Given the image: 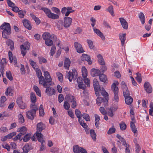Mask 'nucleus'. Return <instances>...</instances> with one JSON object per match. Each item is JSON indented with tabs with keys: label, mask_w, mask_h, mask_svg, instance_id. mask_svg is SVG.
<instances>
[{
	"label": "nucleus",
	"mask_w": 153,
	"mask_h": 153,
	"mask_svg": "<svg viewBox=\"0 0 153 153\" xmlns=\"http://www.w3.org/2000/svg\"><path fill=\"white\" fill-rule=\"evenodd\" d=\"M30 15L32 19L35 21L37 24L38 25L40 23V21L38 17H36L33 14L30 13Z\"/></svg>",
	"instance_id": "35"
},
{
	"label": "nucleus",
	"mask_w": 153,
	"mask_h": 153,
	"mask_svg": "<svg viewBox=\"0 0 153 153\" xmlns=\"http://www.w3.org/2000/svg\"><path fill=\"white\" fill-rule=\"evenodd\" d=\"M126 33H120L119 34V39L121 41L122 45L123 46L125 44L126 40Z\"/></svg>",
	"instance_id": "21"
},
{
	"label": "nucleus",
	"mask_w": 153,
	"mask_h": 153,
	"mask_svg": "<svg viewBox=\"0 0 153 153\" xmlns=\"http://www.w3.org/2000/svg\"><path fill=\"white\" fill-rule=\"evenodd\" d=\"M93 30L94 32L98 36H100L102 40L105 39V38L103 34L98 29L95 27L93 28Z\"/></svg>",
	"instance_id": "19"
},
{
	"label": "nucleus",
	"mask_w": 153,
	"mask_h": 153,
	"mask_svg": "<svg viewBox=\"0 0 153 153\" xmlns=\"http://www.w3.org/2000/svg\"><path fill=\"white\" fill-rule=\"evenodd\" d=\"M66 99L67 101L69 102H72L74 100V97L70 94H68L66 95Z\"/></svg>",
	"instance_id": "38"
},
{
	"label": "nucleus",
	"mask_w": 153,
	"mask_h": 153,
	"mask_svg": "<svg viewBox=\"0 0 153 153\" xmlns=\"http://www.w3.org/2000/svg\"><path fill=\"white\" fill-rule=\"evenodd\" d=\"M103 98L101 97H98L96 100L97 103L98 105L100 106L101 104L102 103L103 101Z\"/></svg>",
	"instance_id": "54"
},
{
	"label": "nucleus",
	"mask_w": 153,
	"mask_h": 153,
	"mask_svg": "<svg viewBox=\"0 0 153 153\" xmlns=\"http://www.w3.org/2000/svg\"><path fill=\"white\" fill-rule=\"evenodd\" d=\"M56 27L58 30H61L63 28L64 25L63 22L61 20L59 21L56 23Z\"/></svg>",
	"instance_id": "25"
},
{
	"label": "nucleus",
	"mask_w": 153,
	"mask_h": 153,
	"mask_svg": "<svg viewBox=\"0 0 153 153\" xmlns=\"http://www.w3.org/2000/svg\"><path fill=\"white\" fill-rule=\"evenodd\" d=\"M12 89L10 87H9L7 88L6 91H5V94L7 96L10 94L12 92Z\"/></svg>",
	"instance_id": "64"
},
{
	"label": "nucleus",
	"mask_w": 153,
	"mask_h": 153,
	"mask_svg": "<svg viewBox=\"0 0 153 153\" xmlns=\"http://www.w3.org/2000/svg\"><path fill=\"white\" fill-rule=\"evenodd\" d=\"M43 39L45 41L50 38L51 35L48 32H45L42 35Z\"/></svg>",
	"instance_id": "39"
},
{
	"label": "nucleus",
	"mask_w": 153,
	"mask_h": 153,
	"mask_svg": "<svg viewBox=\"0 0 153 153\" xmlns=\"http://www.w3.org/2000/svg\"><path fill=\"white\" fill-rule=\"evenodd\" d=\"M120 129L122 131L125 130L126 128V125L124 123H122L120 124Z\"/></svg>",
	"instance_id": "61"
},
{
	"label": "nucleus",
	"mask_w": 153,
	"mask_h": 153,
	"mask_svg": "<svg viewBox=\"0 0 153 153\" xmlns=\"http://www.w3.org/2000/svg\"><path fill=\"white\" fill-rule=\"evenodd\" d=\"M119 83L118 81H115L111 85V90L113 91L114 94V100L116 102H118L119 101L118 96L119 89L118 87Z\"/></svg>",
	"instance_id": "4"
},
{
	"label": "nucleus",
	"mask_w": 153,
	"mask_h": 153,
	"mask_svg": "<svg viewBox=\"0 0 153 153\" xmlns=\"http://www.w3.org/2000/svg\"><path fill=\"white\" fill-rule=\"evenodd\" d=\"M30 100L32 102L31 105L33 104L35 105H37L35 104V103L36 101V98L35 94L33 92H31L30 93Z\"/></svg>",
	"instance_id": "22"
},
{
	"label": "nucleus",
	"mask_w": 153,
	"mask_h": 153,
	"mask_svg": "<svg viewBox=\"0 0 153 153\" xmlns=\"http://www.w3.org/2000/svg\"><path fill=\"white\" fill-rule=\"evenodd\" d=\"M42 10L44 11L48 17L51 12L50 9L46 7H42Z\"/></svg>",
	"instance_id": "47"
},
{
	"label": "nucleus",
	"mask_w": 153,
	"mask_h": 153,
	"mask_svg": "<svg viewBox=\"0 0 153 153\" xmlns=\"http://www.w3.org/2000/svg\"><path fill=\"white\" fill-rule=\"evenodd\" d=\"M19 130L20 132L19 133H21V135H25L26 133L27 129L26 127L22 126L19 128Z\"/></svg>",
	"instance_id": "27"
},
{
	"label": "nucleus",
	"mask_w": 153,
	"mask_h": 153,
	"mask_svg": "<svg viewBox=\"0 0 153 153\" xmlns=\"http://www.w3.org/2000/svg\"><path fill=\"white\" fill-rule=\"evenodd\" d=\"M138 17L143 25L144 24L145 22V15L142 12H140L138 14Z\"/></svg>",
	"instance_id": "23"
},
{
	"label": "nucleus",
	"mask_w": 153,
	"mask_h": 153,
	"mask_svg": "<svg viewBox=\"0 0 153 153\" xmlns=\"http://www.w3.org/2000/svg\"><path fill=\"white\" fill-rule=\"evenodd\" d=\"M29 62L30 65L32 66L33 68L35 69L37 68V66L36 63L33 61L32 59H30Z\"/></svg>",
	"instance_id": "52"
},
{
	"label": "nucleus",
	"mask_w": 153,
	"mask_h": 153,
	"mask_svg": "<svg viewBox=\"0 0 153 153\" xmlns=\"http://www.w3.org/2000/svg\"><path fill=\"white\" fill-rule=\"evenodd\" d=\"M30 46V43L28 42H26L24 43V45H20V48L21 54L23 56L26 54V50H29Z\"/></svg>",
	"instance_id": "5"
},
{
	"label": "nucleus",
	"mask_w": 153,
	"mask_h": 153,
	"mask_svg": "<svg viewBox=\"0 0 153 153\" xmlns=\"http://www.w3.org/2000/svg\"><path fill=\"white\" fill-rule=\"evenodd\" d=\"M16 102L19 106L21 109H23L26 108V105L25 103L23 102L22 98L21 97H18Z\"/></svg>",
	"instance_id": "9"
},
{
	"label": "nucleus",
	"mask_w": 153,
	"mask_h": 153,
	"mask_svg": "<svg viewBox=\"0 0 153 153\" xmlns=\"http://www.w3.org/2000/svg\"><path fill=\"white\" fill-rule=\"evenodd\" d=\"M64 19V27L65 28L70 27L72 22V19L70 17H65Z\"/></svg>",
	"instance_id": "13"
},
{
	"label": "nucleus",
	"mask_w": 153,
	"mask_h": 153,
	"mask_svg": "<svg viewBox=\"0 0 153 153\" xmlns=\"http://www.w3.org/2000/svg\"><path fill=\"white\" fill-rule=\"evenodd\" d=\"M93 84L94 88H100V87L99 83L97 79H94L93 81Z\"/></svg>",
	"instance_id": "41"
},
{
	"label": "nucleus",
	"mask_w": 153,
	"mask_h": 153,
	"mask_svg": "<svg viewBox=\"0 0 153 153\" xmlns=\"http://www.w3.org/2000/svg\"><path fill=\"white\" fill-rule=\"evenodd\" d=\"M136 74L137 76L136 78V79L137 82L140 83L142 81L141 74L139 73H137Z\"/></svg>",
	"instance_id": "59"
},
{
	"label": "nucleus",
	"mask_w": 153,
	"mask_h": 153,
	"mask_svg": "<svg viewBox=\"0 0 153 153\" xmlns=\"http://www.w3.org/2000/svg\"><path fill=\"white\" fill-rule=\"evenodd\" d=\"M45 44L47 45L48 46H51L53 44V41L51 40L50 39H49L45 40Z\"/></svg>",
	"instance_id": "57"
},
{
	"label": "nucleus",
	"mask_w": 153,
	"mask_h": 153,
	"mask_svg": "<svg viewBox=\"0 0 153 153\" xmlns=\"http://www.w3.org/2000/svg\"><path fill=\"white\" fill-rule=\"evenodd\" d=\"M115 128L114 127H112L109 128L107 132V134H111L114 133L115 131Z\"/></svg>",
	"instance_id": "62"
},
{
	"label": "nucleus",
	"mask_w": 153,
	"mask_h": 153,
	"mask_svg": "<svg viewBox=\"0 0 153 153\" xmlns=\"http://www.w3.org/2000/svg\"><path fill=\"white\" fill-rule=\"evenodd\" d=\"M56 75L58 76L59 80L60 82H62L63 80V75L59 72H57L56 73Z\"/></svg>",
	"instance_id": "55"
},
{
	"label": "nucleus",
	"mask_w": 153,
	"mask_h": 153,
	"mask_svg": "<svg viewBox=\"0 0 153 153\" xmlns=\"http://www.w3.org/2000/svg\"><path fill=\"white\" fill-rule=\"evenodd\" d=\"M74 47L76 51L79 53H82L84 52L83 50L82 46L78 42H76L74 43Z\"/></svg>",
	"instance_id": "14"
},
{
	"label": "nucleus",
	"mask_w": 153,
	"mask_h": 153,
	"mask_svg": "<svg viewBox=\"0 0 153 153\" xmlns=\"http://www.w3.org/2000/svg\"><path fill=\"white\" fill-rule=\"evenodd\" d=\"M121 25L125 29H127L128 28V23L126 20L123 18L119 19Z\"/></svg>",
	"instance_id": "18"
},
{
	"label": "nucleus",
	"mask_w": 153,
	"mask_h": 153,
	"mask_svg": "<svg viewBox=\"0 0 153 153\" xmlns=\"http://www.w3.org/2000/svg\"><path fill=\"white\" fill-rule=\"evenodd\" d=\"M123 96L125 97H130L129 91L128 89L123 91Z\"/></svg>",
	"instance_id": "58"
},
{
	"label": "nucleus",
	"mask_w": 153,
	"mask_h": 153,
	"mask_svg": "<svg viewBox=\"0 0 153 153\" xmlns=\"http://www.w3.org/2000/svg\"><path fill=\"white\" fill-rule=\"evenodd\" d=\"M81 59L82 61H87L89 65H90L92 63L90 56L87 54H82Z\"/></svg>",
	"instance_id": "12"
},
{
	"label": "nucleus",
	"mask_w": 153,
	"mask_h": 153,
	"mask_svg": "<svg viewBox=\"0 0 153 153\" xmlns=\"http://www.w3.org/2000/svg\"><path fill=\"white\" fill-rule=\"evenodd\" d=\"M101 73V71L98 69L94 68L92 69L91 71V76L94 77L99 76Z\"/></svg>",
	"instance_id": "17"
},
{
	"label": "nucleus",
	"mask_w": 153,
	"mask_h": 153,
	"mask_svg": "<svg viewBox=\"0 0 153 153\" xmlns=\"http://www.w3.org/2000/svg\"><path fill=\"white\" fill-rule=\"evenodd\" d=\"M18 12L19 16L21 18H24V16L26 13V11L23 10H19Z\"/></svg>",
	"instance_id": "46"
},
{
	"label": "nucleus",
	"mask_w": 153,
	"mask_h": 153,
	"mask_svg": "<svg viewBox=\"0 0 153 153\" xmlns=\"http://www.w3.org/2000/svg\"><path fill=\"white\" fill-rule=\"evenodd\" d=\"M125 98V102L126 104L130 105L132 103L133 100V98L131 97H128Z\"/></svg>",
	"instance_id": "29"
},
{
	"label": "nucleus",
	"mask_w": 153,
	"mask_h": 153,
	"mask_svg": "<svg viewBox=\"0 0 153 153\" xmlns=\"http://www.w3.org/2000/svg\"><path fill=\"white\" fill-rule=\"evenodd\" d=\"M82 75L83 77H87L88 72L87 69L85 66H83L82 68Z\"/></svg>",
	"instance_id": "32"
},
{
	"label": "nucleus",
	"mask_w": 153,
	"mask_h": 153,
	"mask_svg": "<svg viewBox=\"0 0 153 153\" xmlns=\"http://www.w3.org/2000/svg\"><path fill=\"white\" fill-rule=\"evenodd\" d=\"M37 139L38 141L41 143V146L40 148L39 151H42L45 149V145L43 144V143L45 142L43 140V137H41V134H37Z\"/></svg>",
	"instance_id": "11"
},
{
	"label": "nucleus",
	"mask_w": 153,
	"mask_h": 153,
	"mask_svg": "<svg viewBox=\"0 0 153 153\" xmlns=\"http://www.w3.org/2000/svg\"><path fill=\"white\" fill-rule=\"evenodd\" d=\"M44 75L45 79L44 78V80L43 81V84H40L43 85L44 88H47L48 86L52 85L53 84L52 82V79L48 71H45Z\"/></svg>",
	"instance_id": "3"
},
{
	"label": "nucleus",
	"mask_w": 153,
	"mask_h": 153,
	"mask_svg": "<svg viewBox=\"0 0 153 153\" xmlns=\"http://www.w3.org/2000/svg\"><path fill=\"white\" fill-rule=\"evenodd\" d=\"M6 64V60L5 58L2 59L0 62V71L1 74H3L4 72L5 65Z\"/></svg>",
	"instance_id": "20"
},
{
	"label": "nucleus",
	"mask_w": 153,
	"mask_h": 153,
	"mask_svg": "<svg viewBox=\"0 0 153 153\" xmlns=\"http://www.w3.org/2000/svg\"><path fill=\"white\" fill-rule=\"evenodd\" d=\"M78 121L80 125L84 128H86L88 127L86 124L84 122V121L82 120L81 119L78 120Z\"/></svg>",
	"instance_id": "60"
},
{
	"label": "nucleus",
	"mask_w": 153,
	"mask_h": 153,
	"mask_svg": "<svg viewBox=\"0 0 153 153\" xmlns=\"http://www.w3.org/2000/svg\"><path fill=\"white\" fill-rule=\"evenodd\" d=\"M87 41L90 48L91 49L94 50L95 48L94 46L93 45V42L91 40L89 39H87Z\"/></svg>",
	"instance_id": "45"
},
{
	"label": "nucleus",
	"mask_w": 153,
	"mask_h": 153,
	"mask_svg": "<svg viewBox=\"0 0 153 153\" xmlns=\"http://www.w3.org/2000/svg\"><path fill=\"white\" fill-rule=\"evenodd\" d=\"M23 23L25 27L29 30L32 29V26L31 25L30 22L26 19H24L23 20Z\"/></svg>",
	"instance_id": "16"
},
{
	"label": "nucleus",
	"mask_w": 153,
	"mask_h": 153,
	"mask_svg": "<svg viewBox=\"0 0 153 153\" xmlns=\"http://www.w3.org/2000/svg\"><path fill=\"white\" fill-rule=\"evenodd\" d=\"M6 76L7 78L9 79L10 81H12L13 80V77L10 71H8L6 72Z\"/></svg>",
	"instance_id": "53"
},
{
	"label": "nucleus",
	"mask_w": 153,
	"mask_h": 153,
	"mask_svg": "<svg viewBox=\"0 0 153 153\" xmlns=\"http://www.w3.org/2000/svg\"><path fill=\"white\" fill-rule=\"evenodd\" d=\"M106 11L108 12L112 16H114V8L112 5L109 6L108 8L106 10Z\"/></svg>",
	"instance_id": "31"
},
{
	"label": "nucleus",
	"mask_w": 153,
	"mask_h": 153,
	"mask_svg": "<svg viewBox=\"0 0 153 153\" xmlns=\"http://www.w3.org/2000/svg\"><path fill=\"white\" fill-rule=\"evenodd\" d=\"M73 71L74 72V75H76L75 76L73 74V72H68L67 73L66 76L68 78L69 81L71 82L72 79H75L76 76L77 74V72L74 69L73 70Z\"/></svg>",
	"instance_id": "8"
},
{
	"label": "nucleus",
	"mask_w": 153,
	"mask_h": 153,
	"mask_svg": "<svg viewBox=\"0 0 153 153\" xmlns=\"http://www.w3.org/2000/svg\"><path fill=\"white\" fill-rule=\"evenodd\" d=\"M90 134L91 137L94 141H95L96 140L97 135L95 133L94 130L93 129H91L90 131Z\"/></svg>",
	"instance_id": "37"
},
{
	"label": "nucleus",
	"mask_w": 153,
	"mask_h": 153,
	"mask_svg": "<svg viewBox=\"0 0 153 153\" xmlns=\"http://www.w3.org/2000/svg\"><path fill=\"white\" fill-rule=\"evenodd\" d=\"M6 43L8 46H10V48L11 50L14 49V43L12 40L10 39H8L7 40Z\"/></svg>",
	"instance_id": "24"
},
{
	"label": "nucleus",
	"mask_w": 153,
	"mask_h": 153,
	"mask_svg": "<svg viewBox=\"0 0 153 153\" xmlns=\"http://www.w3.org/2000/svg\"><path fill=\"white\" fill-rule=\"evenodd\" d=\"M32 136V134L31 133L26 134L23 139V141L25 142L28 141L30 139Z\"/></svg>",
	"instance_id": "28"
},
{
	"label": "nucleus",
	"mask_w": 153,
	"mask_h": 153,
	"mask_svg": "<svg viewBox=\"0 0 153 153\" xmlns=\"http://www.w3.org/2000/svg\"><path fill=\"white\" fill-rule=\"evenodd\" d=\"M45 128V126L43 123L40 122L38 123L37 125V131L36 133V136L37 137V134H41V137H43V135L41 133V132Z\"/></svg>",
	"instance_id": "6"
},
{
	"label": "nucleus",
	"mask_w": 153,
	"mask_h": 153,
	"mask_svg": "<svg viewBox=\"0 0 153 153\" xmlns=\"http://www.w3.org/2000/svg\"><path fill=\"white\" fill-rule=\"evenodd\" d=\"M1 29L2 30L3 37L6 39L9 37L11 34V27L10 24L8 23L4 22L1 26Z\"/></svg>",
	"instance_id": "1"
},
{
	"label": "nucleus",
	"mask_w": 153,
	"mask_h": 153,
	"mask_svg": "<svg viewBox=\"0 0 153 153\" xmlns=\"http://www.w3.org/2000/svg\"><path fill=\"white\" fill-rule=\"evenodd\" d=\"M80 147L78 145L75 146H73V151L74 153H80L79 151Z\"/></svg>",
	"instance_id": "50"
},
{
	"label": "nucleus",
	"mask_w": 153,
	"mask_h": 153,
	"mask_svg": "<svg viewBox=\"0 0 153 153\" xmlns=\"http://www.w3.org/2000/svg\"><path fill=\"white\" fill-rule=\"evenodd\" d=\"M71 63V61L70 59L68 58H66L65 60L64 66L65 68L68 69Z\"/></svg>",
	"instance_id": "26"
},
{
	"label": "nucleus",
	"mask_w": 153,
	"mask_h": 153,
	"mask_svg": "<svg viewBox=\"0 0 153 153\" xmlns=\"http://www.w3.org/2000/svg\"><path fill=\"white\" fill-rule=\"evenodd\" d=\"M97 57L98 59V61L99 63L101 65H105V62L102 56L100 54H99L97 55Z\"/></svg>",
	"instance_id": "30"
},
{
	"label": "nucleus",
	"mask_w": 153,
	"mask_h": 153,
	"mask_svg": "<svg viewBox=\"0 0 153 153\" xmlns=\"http://www.w3.org/2000/svg\"><path fill=\"white\" fill-rule=\"evenodd\" d=\"M23 153H28V152L30 150L29 145L27 144H26L23 147Z\"/></svg>",
	"instance_id": "43"
},
{
	"label": "nucleus",
	"mask_w": 153,
	"mask_h": 153,
	"mask_svg": "<svg viewBox=\"0 0 153 153\" xmlns=\"http://www.w3.org/2000/svg\"><path fill=\"white\" fill-rule=\"evenodd\" d=\"M19 122L21 123H22L24 122L25 120L23 116L21 114L19 115L18 116Z\"/></svg>",
	"instance_id": "51"
},
{
	"label": "nucleus",
	"mask_w": 153,
	"mask_h": 153,
	"mask_svg": "<svg viewBox=\"0 0 153 153\" xmlns=\"http://www.w3.org/2000/svg\"><path fill=\"white\" fill-rule=\"evenodd\" d=\"M48 17L53 19H56L59 18V16L57 14H55L51 12L50 14L48 15Z\"/></svg>",
	"instance_id": "33"
},
{
	"label": "nucleus",
	"mask_w": 153,
	"mask_h": 153,
	"mask_svg": "<svg viewBox=\"0 0 153 153\" xmlns=\"http://www.w3.org/2000/svg\"><path fill=\"white\" fill-rule=\"evenodd\" d=\"M99 79L101 82L105 83L107 80V78L106 76L103 74H100L99 75Z\"/></svg>",
	"instance_id": "34"
},
{
	"label": "nucleus",
	"mask_w": 153,
	"mask_h": 153,
	"mask_svg": "<svg viewBox=\"0 0 153 153\" xmlns=\"http://www.w3.org/2000/svg\"><path fill=\"white\" fill-rule=\"evenodd\" d=\"M30 105L31 110L26 112V115L27 117L31 120H33L35 116L36 111L38 110V105Z\"/></svg>",
	"instance_id": "2"
},
{
	"label": "nucleus",
	"mask_w": 153,
	"mask_h": 153,
	"mask_svg": "<svg viewBox=\"0 0 153 153\" xmlns=\"http://www.w3.org/2000/svg\"><path fill=\"white\" fill-rule=\"evenodd\" d=\"M75 114L77 117L78 118V120H79L80 119H81L82 114L79 110L76 109L75 110Z\"/></svg>",
	"instance_id": "42"
},
{
	"label": "nucleus",
	"mask_w": 153,
	"mask_h": 153,
	"mask_svg": "<svg viewBox=\"0 0 153 153\" xmlns=\"http://www.w3.org/2000/svg\"><path fill=\"white\" fill-rule=\"evenodd\" d=\"M130 126L132 132L134 134L136 133L137 132V131L134 122H131Z\"/></svg>",
	"instance_id": "40"
},
{
	"label": "nucleus",
	"mask_w": 153,
	"mask_h": 153,
	"mask_svg": "<svg viewBox=\"0 0 153 153\" xmlns=\"http://www.w3.org/2000/svg\"><path fill=\"white\" fill-rule=\"evenodd\" d=\"M63 107L65 109L68 110L70 108V105L68 102L65 101L64 102Z\"/></svg>",
	"instance_id": "56"
},
{
	"label": "nucleus",
	"mask_w": 153,
	"mask_h": 153,
	"mask_svg": "<svg viewBox=\"0 0 153 153\" xmlns=\"http://www.w3.org/2000/svg\"><path fill=\"white\" fill-rule=\"evenodd\" d=\"M2 146L4 148L7 149V151H9L10 150V146L7 143H4L2 145Z\"/></svg>",
	"instance_id": "63"
},
{
	"label": "nucleus",
	"mask_w": 153,
	"mask_h": 153,
	"mask_svg": "<svg viewBox=\"0 0 153 153\" xmlns=\"http://www.w3.org/2000/svg\"><path fill=\"white\" fill-rule=\"evenodd\" d=\"M82 116L83 118L85 119L87 121H90V118L89 115L86 113H83L82 114Z\"/></svg>",
	"instance_id": "48"
},
{
	"label": "nucleus",
	"mask_w": 153,
	"mask_h": 153,
	"mask_svg": "<svg viewBox=\"0 0 153 153\" xmlns=\"http://www.w3.org/2000/svg\"><path fill=\"white\" fill-rule=\"evenodd\" d=\"M33 89L34 91L36 92V94L40 97L41 96V91L38 86L36 85L34 86Z\"/></svg>",
	"instance_id": "36"
},
{
	"label": "nucleus",
	"mask_w": 153,
	"mask_h": 153,
	"mask_svg": "<svg viewBox=\"0 0 153 153\" xmlns=\"http://www.w3.org/2000/svg\"><path fill=\"white\" fill-rule=\"evenodd\" d=\"M45 90V92L49 96H50L54 94H55V90L52 87L48 86L47 87Z\"/></svg>",
	"instance_id": "15"
},
{
	"label": "nucleus",
	"mask_w": 153,
	"mask_h": 153,
	"mask_svg": "<svg viewBox=\"0 0 153 153\" xmlns=\"http://www.w3.org/2000/svg\"><path fill=\"white\" fill-rule=\"evenodd\" d=\"M100 92L101 94L104 97H106L108 96L107 93L105 90L104 88H100Z\"/></svg>",
	"instance_id": "44"
},
{
	"label": "nucleus",
	"mask_w": 153,
	"mask_h": 153,
	"mask_svg": "<svg viewBox=\"0 0 153 153\" xmlns=\"http://www.w3.org/2000/svg\"><path fill=\"white\" fill-rule=\"evenodd\" d=\"M83 81L84 83L87 85L89 87L90 84V79L87 77H83Z\"/></svg>",
	"instance_id": "49"
},
{
	"label": "nucleus",
	"mask_w": 153,
	"mask_h": 153,
	"mask_svg": "<svg viewBox=\"0 0 153 153\" xmlns=\"http://www.w3.org/2000/svg\"><path fill=\"white\" fill-rule=\"evenodd\" d=\"M8 56L10 62L11 63L13 62L15 66L19 67V66L17 65V61L16 57L15 56H13L12 53L10 51H9L8 52Z\"/></svg>",
	"instance_id": "7"
},
{
	"label": "nucleus",
	"mask_w": 153,
	"mask_h": 153,
	"mask_svg": "<svg viewBox=\"0 0 153 153\" xmlns=\"http://www.w3.org/2000/svg\"><path fill=\"white\" fill-rule=\"evenodd\" d=\"M36 75L39 78V84H43V81L44 80V77L42 76V73L40 69L37 68L35 69Z\"/></svg>",
	"instance_id": "10"
}]
</instances>
